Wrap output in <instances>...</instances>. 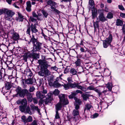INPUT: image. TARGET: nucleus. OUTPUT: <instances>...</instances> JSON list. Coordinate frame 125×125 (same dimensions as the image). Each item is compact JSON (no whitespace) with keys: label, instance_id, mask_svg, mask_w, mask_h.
Returning a JSON list of instances; mask_svg holds the SVG:
<instances>
[{"label":"nucleus","instance_id":"57","mask_svg":"<svg viewBox=\"0 0 125 125\" xmlns=\"http://www.w3.org/2000/svg\"><path fill=\"white\" fill-rule=\"evenodd\" d=\"M67 80L69 83H71L73 82L72 77H68Z\"/></svg>","mask_w":125,"mask_h":125},{"label":"nucleus","instance_id":"11","mask_svg":"<svg viewBox=\"0 0 125 125\" xmlns=\"http://www.w3.org/2000/svg\"><path fill=\"white\" fill-rule=\"evenodd\" d=\"M19 36L18 33L16 32H14L12 33L11 39L13 40L14 41L19 39Z\"/></svg>","mask_w":125,"mask_h":125},{"label":"nucleus","instance_id":"1","mask_svg":"<svg viewBox=\"0 0 125 125\" xmlns=\"http://www.w3.org/2000/svg\"><path fill=\"white\" fill-rule=\"evenodd\" d=\"M16 91L17 92L16 94L17 97L23 98L25 95L28 93V91L26 89L22 90L21 87H18L16 88Z\"/></svg>","mask_w":125,"mask_h":125},{"label":"nucleus","instance_id":"38","mask_svg":"<svg viewBox=\"0 0 125 125\" xmlns=\"http://www.w3.org/2000/svg\"><path fill=\"white\" fill-rule=\"evenodd\" d=\"M26 82L27 84H31L33 83L32 80L31 79H29L27 80Z\"/></svg>","mask_w":125,"mask_h":125},{"label":"nucleus","instance_id":"52","mask_svg":"<svg viewBox=\"0 0 125 125\" xmlns=\"http://www.w3.org/2000/svg\"><path fill=\"white\" fill-rule=\"evenodd\" d=\"M5 8L2 9H0V15L3 14H4Z\"/></svg>","mask_w":125,"mask_h":125},{"label":"nucleus","instance_id":"42","mask_svg":"<svg viewBox=\"0 0 125 125\" xmlns=\"http://www.w3.org/2000/svg\"><path fill=\"white\" fill-rule=\"evenodd\" d=\"M94 90L98 93L99 96L102 95V93H101L100 91L99 90L96 89V88H95Z\"/></svg>","mask_w":125,"mask_h":125},{"label":"nucleus","instance_id":"47","mask_svg":"<svg viewBox=\"0 0 125 125\" xmlns=\"http://www.w3.org/2000/svg\"><path fill=\"white\" fill-rule=\"evenodd\" d=\"M29 20L32 22H35L36 20L32 16H30L29 18Z\"/></svg>","mask_w":125,"mask_h":125},{"label":"nucleus","instance_id":"5","mask_svg":"<svg viewBox=\"0 0 125 125\" xmlns=\"http://www.w3.org/2000/svg\"><path fill=\"white\" fill-rule=\"evenodd\" d=\"M112 39V36L110 35L108 38L103 41V46L104 48H106L110 44Z\"/></svg>","mask_w":125,"mask_h":125},{"label":"nucleus","instance_id":"7","mask_svg":"<svg viewBox=\"0 0 125 125\" xmlns=\"http://www.w3.org/2000/svg\"><path fill=\"white\" fill-rule=\"evenodd\" d=\"M85 104L84 112H85L86 111H89L90 109L92 107V106L89 100H88L87 101L85 102Z\"/></svg>","mask_w":125,"mask_h":125},{"label":"nucleus","instance_id":"62","mask_svg":"<svg viewBox=\"0 0 125 125\" xmlns=\"http://www.w3.org/2000/svg\"><path fill=\"white\" fill-rule=\"evenodd\" d=\"M27 74L28 76H29L30 77L32 75V73L31 71H30L28 72L27 73Z\"/></svg>","mask_w":125,"mask_h":125},{"label":"nucleus","instance_id":"64","mask_svg":"<svg viewBox=\"0 0 125 125\" xmlns=\"http://www.w3.org/2000/svg\"><path fill=\"white\" fill-rule=\"evenodd\" d=\"M33 101V102L35 104H37L38 103V101L36 99V98H33V99L32 100Z\"/></svg>","mask_w":125,"mask_h":125},{"label":"nucleus","instance_id":"2","mask_svg":"<svg viewBox=\"0 0 125 125\" xmlns=\"http://www.w3.org/2000/svg\"><path fill=\"white\" fill-rule=\"evenodd\" d=\"M42 59L38 60V63L40 66L41 68H47L49 65L48 62L45 60V57L44 56H42Z\"/></svg>","mask_w":125,"mask_h":125},{"label":"nucleus","instance_id":"22","mask_svg":"<svg viewBox=\"0 0 125 125\" xmlns=\"http://www.w3.org/2000/svg\"><path fill=\"white\" fill-rule=\"evenodd\" d=\"M31 28L32 33H35L37 31V30L35 26L32 24L31 26Z\"/></svg>","mask_w":125,"mask_h":125},{"label":"nucleus","instance_id":"8","mask_svg":"<svg viewBox=\"0 0 125 125\" xmlns=\"http://www.w3.org/2000/svg\"><path fill=\"white\" fill-rule=\"evenodd\" d=\"M97 52L95 51V48H91L89 50H87V53L89 54H87L86 55V57H90L92 54H96Z\"/></svg>","mask_w":125,"mask_h":125},{"label":"nucleus","instance_id":"44","mask_svg":"<svg viewBox=\"0 0 125 125\" xmlns=\"http://www.w3.org/2000/svg\"><path fill=\"white\" fill-rule=\"evenodd\" d=\"M82 96L84 100L86 101H87V99H88V97L86 95L83 94H82Z\"/></svg>","mask_w":125,"mask_h":125},{"label":"nucleus","instance_id":"37","mask_svg":"<svg viewBox=\"0 0 125 125\" xmlns=\"http://www.w3.org/2000/svg\"><path fill=\"white\" fill-rule=\"evenodd\" d=\"M113 17V14L111 12L108 13L106 16V17L109 19H111Z\"/></svg>","mask_w":125,"mask_h":125},{"label":"nucleus","instance_id":"16","mask_svg":"<svg viewBox=\"0 0 125 125\" xmlns=\"http://www.w3.org/2000/svg\"><path fill=\"white\" fill-rule=\"evenodd\" d=\"M18 16L16 18V20L19 22L22 21L24 19V16L21 14L19 12L18 13Z\"/></svg>","mask_w":125,"mask_h":125},{"label":"nucleus","instance_id":"36","mask_svg":"<svg viewBox=\"0 0 125 125\" xmlns=\"http://www.w3.org/2000/svg\"><path fill=\"white\" fill-rule=\"evenodd\" d=\"M78 89H81L82 90L84 91H85L87 90V88L84 86H82L80 85H79Z\"/></svg>","mask_w":125,"mask_h":125},{"label":"nucleus","instance_id":"56","mask_svg":"<svg viewBox=\"0 0 125 125\" xmlns=\"http://www.w3.org/2000/svg\"><path fill=\"white\" fill-rule=\"evenodd\" d=\"M95 88L94 87L92 86H91L87 87V89L90 90H94Z\"/></svg>","mask_w":125,"mask_h":125},{"label":"nucleus","instance_id":"58","mask_svg":"<svg viewBox=\"0 0 125 125\" xmlns=\"http://www.w3.org/2000/svg\"><path fill=\"white\" fill-rule=\"evenodd\" d=\"M69 71V69L67 67L66 68L64 71V73H68Z\"/></svg>","mask_w":125,"mask_h":125},{"label":"nucleus","instance_id":"26","mask_svg":"<svg viewBox=\"0 0 125 125\" xmlns=\"http://www.w3.org/2000/svg\"><path fill=\"white\" fill-rule=\"evenodd\" d=\"M41 70L38 73L39 75L41 76H44L45 73H44V69L41 68Z\"/></svg>","mask_w":125,"mask_h":125},{"label":"nucleus","instance_id":"17","mask_svg":"<svg viewBox=\"0 0 125 125\" xmlns=\"http://www.w3.org/2000/svg\"><path fill=\"white\" fill-rule=\"evenodd\" d=\"M31 110L33 111H37L39 114L40 115V111L38 106H35L34 105L32 104L31 105Z\"/></svg>","mask_w":125,"mask_h":125},{"label":"nucleus","instance_id":"23","mask_svg":"<svg viewBox=\"0 0 125 125\" xmlns=\"http://www.w3.org/2000/svg\"><path fill=\"white\" fill-rule=\"evenodd\" d=\"M89 3L91 8H94V3L93 0H89Z\"/></svg>","mask_w":125,"mask_h":125},{"label":"nucleus","instance_id":"59","mask_svg":"<svg viewBox=\"0 0 125 125\" xmlns=\"http://www.w3.org/2000/svg\"><path fill=\"white\" fill-rule=\"evenodd\" d=\"M31 125H37V122L36 120L33 121L31 124Z\"/></svg>","mask_w":125,"mask_h":125},{"label":"nucleus","instance_id":"19","mask_svg":"<svg viewBox=\"0 0 125 125\" xmlns=\"http://www.w3.org/2000/svg\"><path fill=\"white\" fill-rule=\"evenodd\" d=\"M28 41L29 42H32L33 45L35 44L37 42H38L37 41V39L35 38L33 35H32V38H31V40H30V41Z\"/></svg>","mask_w":125,"mask_h":125},{"label":"nucleus","instance_id":"33","mask_svg":"<svg viewBox=\"0 0 125 125\" xmlns=\"http://www.w3.org/2000/svg\"><path fill=\"white\" fill-rule=\"evenodd\" d=\"M27 100L30 102L32 101L33 99L31 94L29 93H28V95L27 97Z\"/></svg>","mask_w":125,"mask_h":125},{"label":"nucleus","instance_id":"53","mask_svg":"<svg viewBox=\"0 0 125 125\" xmlns=\"http://www.w3.org/2000/svg\"><path fill=\"white\" fill-rule=\"evenodd\" d=\"M119 9L121 10H125V8L122 5H118Z\"/></svg>","mask_w":125,"mask_h":125},{"label":"nucleus","instance_id":"14","mask_svg":"<svg viewBox=\"0 0 125 125\" xmlns=\"http://www.w3.org/2000/svg\"><path fill=\"white\" fill-rule=\"evenodd\" d=\"M91 9L92 11V18L94 19L96 17L97 15V10L95 8H92Z\"/></svg>","mask_w":125,"mask_h":125},{"label":"nucleus","instance_id":"6","mask_svg":"<svg viewBox=\"0 0 125 125\" xmlns=\"http://www.w3.org/2000/svg\"><path fill=\"white\" fill-rule=\"evenodd\" d=\"M98 12L99 14L98 18L100 21L102 22H104L106 20V19L104 15V10H99Z\"/></svg>","mask_w":125,"mask_h":125},{"label":"nucleus","instance_id":"51","mask_svg":"<svg viewBox=\"0 0 125 125\" xmlns=\"http://www.w3.org/2000/svg\"><path fill=\"white\" fill-rule=\"evenodd\" d=\"M64 86L65 90H67L69 89L70 87L69 83H68L67 84H64Z\"/></svg>","mask_w":125,"mask_h":125},{"label":"nucleus","instance_id":"12","mask_svg":"<svg viewBox=\"0 0 125 125\" xmlns=\"http://www.w3.org/2000/svg\"><path fill=\"white\" fill-rule=\"evenodd\" d=\"M36 96L37 98H39L42 99L45 97V95L41 91H37L36 94Z\"/></svg>","mask_w":125,"mask_h":125},{"label":"nucleus","instance_id":"39","mask_svg":"<svg viewBox=\"0 0 125 125\" xmlns=\"http://www.w3.org/2000/svg\"><path fill=\"white\" fill-rule=\"evenodd\" d=\"M73 114L74 116H77L79 114L78 111L77 110H74L73 111Z\"/></svg>","mask_w":125,"mask_h":125},{"label":"nucleus","instance_id":"25","mask_svg":"<svg viewBox=\"0 0 125 125\" xmlns=\"http://www.w3.org/2000/svg\"><path fill=\"white\" fill-rule=\"evenodd\" d=\"M113 87L112 84L111 83H108L107 84V87L109 91H111Z\"/></svg>","mask_w":125,"mask_h":125},{"label":"nucleus","instance_id":"54","mask_svg":"<svg viewBox=\"0 0 125 125\" xmlns=\"http://www.w3.org/2000/svg\"><path fill=\"white\" fill-rule=\"evenodd\" d=\"M60 118V116L58 113V111H56V114L55 115V119H59Z\"/></svg>","mask_w":125,"mask_h":125},{"label":"nucleus","instance_id":"13","mask_svg":"<svg viewBox=\"0 0 125 125\" xmlns=\"http://www.w3.org/2000/svg\"><path fill=\"white\" fill-rule=\"evenodd\" d=\"M34 48H35L37 50H39L41 49L42 44L38 42L34 45Z\"/></svg>","mask_w":125,"mask_h":125},{"label":"nucleus","instance_id":"21","mask_svg":"<svg viewBox=\"0 0 125 125\" xmlns=\"http://www.w3.org/2000/svg\"><path fill=\"white\" fill-rule=\"evenodd\" d=\"M123 24L122 21L119 19H118L117 20L116 22V25L117 26H121Z\"/></svg>","mask_w":125,"mask_h":125},{"label":"nucleus","instance_id":"29","mask_svg":"<svg viewBox=\"0 0 125 125\" xmlns=\"http://www.w3.org/2000/svg\"><path fill=\"white\" fill-rule=\"evenodd\" d=\"M44 75L46 76L49 75L50 74L51 72L47 69V68L44 69Z\"/></svg>","mask_w":125,"mask_h":125},{"label":"nucleus","instance_id":"48","mask_svg":"<svg viewBox=\"0 0 125 125\" xmlns=\"http://www.w3.org/2000/svg\"><path fill=\"white\" fill-rule=\"evenodd\" d=\"M76 95V93L73 92L72 94L69 96V97L70 98H73Z\"/></svg>","mask_w":125,"mask_h":125},{"label":"nucleus","instance_id":"41","mask_svg":"<svg viewBox=\"0 0 125 125\" xmlns=\"http://www.w3.org/2000/svg\"><path fill=\"white\" fill-rule=\"evenodd\" d=\"M107 91L106 88L104 87V89L103 91L101 92L102 93V95H105L107 92Z\"/></svg>","mask_w":125,"mask_h":125},{"label":"nucleus","instance_id":"50","mask_svg":"<svg viewBox=\"0 0 125 125\" xmlns=\"http://www.w3.org/2000/svg\"><path fill=\"white\" fill-rule=\"evenodd\" d=\"M59 93V91L57 89H55L53 92V94H54L55 95H58Z\"/></svg>","mask_w":125,"mask_h":125},{"label":"nucleus","instance_id":"15","mask_svg":"<svg viewBox=\"0 0 125 125\" xmlns=\"http://www.w3.org/2000/svg\"><path fill=\"white\" fill-rule=\"evenodd\" d=\"M26 10L29 12L31 11V5L30 1L29 0L27 1L26 2Z\"/></svg>","mask_w":125,"mask_h":125},{"label":"nucleus","instance_id":"61","mask_svg":"<svg viewBox=\"0 0 125 125\" xmlns=\"http://www.w3.org/2000/svg\"><path fill=\"white\" fill-rule=\"evenodd\" d=\"M74 93H76V95L78 93H80V94H82L83 93L82 92L81 90H76V92Z\"/></svg>","mask_w":125,"mask_h":125},{"label":"nucleus","instance_id":"49","mask_svg":"<svg viewBox=\"0 0 125 125\" xmlns=\"http://www.w3.org/2000/svg\"><path fill=\"white\" fill-rule=\"evenodd\" d=\"M32 121V117L31 116H29L27 119V122H31Z\"/></svg>","mask_w":125,"mask_h":125},{"label":"nucleus","instance_id":"32","mask_svg":"<svg viewBox=\"0 0 125 125\" xmlns=\"http://www.w3.org/2000/svg\"><path fill=\"white\" fill-rule=\"evenodd\" d=\"M74 100L76 102L77 104L80 105L81 104V100L76 97H74Z\"/></svg>","mask_w":125,"mask_h":125},{"label":"nucleus","instance_id":"35","mask_svg":"<svg viewBox=\"0 0 125 125\" xmlns=\"http://www.w3.org/2000/svg\"><path fill=\"white\" fill-rule=\"evenodd\" d=\"M11 85L8 82H7L5 84V88L7 90L10 89L11 87Z\"/></svg>","mask_w":125,"mask_h":125},{"label":"nucleus","instance_id":"28","mask_svg":"<svg viewBox=\"0 0 125 125\" xmlns=\"http://www.w3.org/2000/svg\"><path fill=\"white\" fill-rule=\"evenodd\" d=\"M48 5H50L51 6H55L56 4V3L52 1H49L47 2Z\"/></svg>","mask_w":125,"mask_h":125},{"label":"nucleus","instance_id":"10","mask_svg":"<svg viewBox=\"0 0 125 125\" xmlns=\"http://www.w3.org/2000/svg\"><path fill=\"white\" fill-rule=\"evenodd\" d=\"M18 104H21V105L26 106L27 105V101L26 99L25 98L21 99L18 100L17 102Z\"/></svg>","mask_w":125,"mask_h":125},{"label":"nucleus","instance_id":"60","mask_svg":"<svg viewBox=\"0 0 125 125\" xmlns=\"http://www.w3.org/2000/svg\"><path fill=\"white\" fill-rule=\"evenodd\" d=\"M122 30L123 33L125 34V24L123 25L122 28Z\"/></svg>","mask_w":125,"mask_h":125},{"label":"nucleus","instance_id":"46","mask_svg":"<svg viewBox=\"0 0 125 125\" xmlns=\"http://www.w3.org/2000/svg\"><path fill=\"white\" fill-rule=\"evenodd\" d=\"M24 56L25 58H27L28 57H31V55L29 53H25Z\"/></svg>","mask_w":125,"mask_h":125},{"label":"nucleus","instance_id":"40","mask_svg":"<svg viewBox=\"0 0 125 125\" xmlns=\"http://www.w3.org/2000/svg\"><path fill=\"white\" fill-rule=\"evenodd\" d=\"M22 121L24 123H26L27 122V119L25 116H23L21 117Z\"/></svg>","mask_w":125,"mask_h":125},{"label":"nucleus","instance_id":"18","mask_svg":"<svg viewBox=\"0 0 125 125\" xmlns=\"http://www.w3.org/2000/svg\"><path fill=\"white\" fill-rule=\"evenodd\" d=\"M99 21H96L95 22L93 21V25L94 29L95 30L96 29H98L99 26Z\"/></svg>","mask_w":125,"mask_h":125},{"label":"nucleus","instance_id":"3","mask_svg":"<svg viewBox=\"0 0 125 125\" xmlns=\"http://www.w3.org/2000/svg\"><path fill=\"white\" fill-rule=\"evenodd\" d=\"M4 14L5 19L7 20H11L12 16L15 14V13L12 10L5 8Z\"/></svg>","mask_w":125,"mask_h":125},{"label":"nucleus","instance_id":"55","mask_svg":"<svg viewBox=\"0 0 125 125\" xmlns=\"http://www.w3.org/2000/svg\"><path fill=\"white\" fill-rule=\"evenodd\" d=\"M35 90V88L33 86L30 87L29 91L30 92H33Z\"/></svg>","mask_w":125,"mask_h":125},{"label":"nucleus","instance_id":"31","mask_svg":"<svg viewBox=\"0 0 125 125\" xmlns=\"http://www.w3.org/2000/svg\"><path fill=\"white\" fill-rule=\"evenodd\" d=\"M26 106L23 105H21L19 106V109L22 112H25V109Z\"/></svg>","mask_w":125,"mask_h":125},{"label":"nucleus","instance_id":"4","mask_svg":"<svg viewBox=\"0 0 125 125\" xmlns=\"http://www.w3.org/2000/svg\"><path fill=\"white\" fill-rule=\"evenodd\" d=\"M59 97L60 99V102L63 105H65L67 104L69 102L66 96L64 94H61L59 95Z\"/></svg>","mask_w":125,"mask_h":125},{"label":"nucleus","instance_id":"9","mask_svg":"<svg viewBox=\"0 0 125 125\" xmlns=\"http://www.w3.org/2000/svg\"><path fill=\"white\" fill-rule=\"evenodd\" d=\"M52 94L50 93H48L47 95L45 101V104H47L48 103L50 102L52 99Z\"/></svg>","mask_w":125,"mask_h":125},{"label":"nucleus","instance_id":"45","mask_svg":"<svg viewBox=\"0 0 125 125\" xmlns=\"http://www.w3.org/2000/svg\"><path fill=\"white\" fill-rule=\"evenodd\" d=\"M50 69L52 70L55 71H57L58 69V68L55 66L51 67Z\"/></svg>","mask_w":125,"mask_h":125},{"label":"nucleus","instance_id":"27","mask_svg":"<svg viewBox=\"0 0 125 125\" xmlns=\"http://www.w3.org/2000/svg\"><path fill=\"white\" fill-rule=\"evenodd\" d=\"M70 73L73 75H75L76 74L77 71L74 68H72L70 70Z\"/></svg>","mask_w":125,"mask_h":125},{"label":"nucleus","instance_id":"43","mask_svg":"<svg viewBox=\"0 0 125 125\" xmlns=\"http://www.w3.org/2000/svg\"><path fill=\"white\" fill-rule=\"evenodd\" d=\"M42 12L43 15L45 18H46L48 15V13L44 10H42Z\"/></svg>","mask_w":125,"mask_h":125},{"label":"nucleus","instance_id":"30","mask_svg":"<svg viewBox=\"0 0 125 125\" xmlns=\"http://www.w3.org/2000/svg\"><path fill=\"white\" fill-rule=\"evenodd\" d=\"M82 60L80 59H78L75 62L76 65V66H79L80 65Z\"/></svg>","mask_w":125,"mask_h":125},{"label":"nucleus","instance_id":"20","mask_svg":"<svg viewBox=\"0 0 125 125\" xmlns=\"http://www.w3.org/2000/svg\"><path fill=\"white\" fill-rule=\"evenodd\" d=\"M69 85L70 87L73 88H76L78 89L79 86V84L78 83H69Z\"/></svg>","mask_w":125,"mask_h":125},{"label":"nucleus","instance_id":"24","mask_svg":"<svg viewBox=\"0 0 125 125\" xmlns=\"http://www.w3.org/2000/svg\"><path fill=\"white\" fill-rule=\"evenodd\" d=\"M62 104L60 102L58 103L56 106V111H58L61 109L62 107Z\"/></svg>","mask_w":125,"mask_h":125},{"label":"nucleus","instance_id":"63","mask_svg":"<svg viewBox=\"0 0 125 125\" xmlns=\"http://www.w3.org/2000/svg\"><path fill=\"white\" fill-rule=\"evenodd\" d=\"M120 16L122 18H125V13H121L120 14Z\"/></svg>","mask_w":125,"mask_h":125},{"label":"nucleus","instance_id":"34","mask_svg":"<svg viewBox=\"0 0 125 125\" xmlns=\"http://www.w3.org/2000/svg\"><path fill=\"white\" fill-rule=\"evenodd\" d=\"M24 113H28L30 115H31L32 114V112L30 111V108L29 107L26 108L25 112H24Z\"/></svg>","mask_w":125,"mask_h":125}]
</instances>
